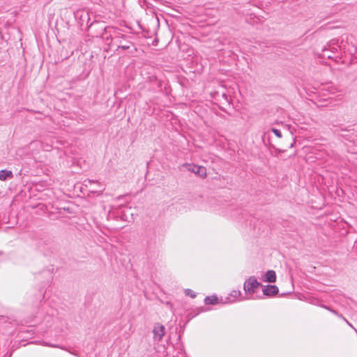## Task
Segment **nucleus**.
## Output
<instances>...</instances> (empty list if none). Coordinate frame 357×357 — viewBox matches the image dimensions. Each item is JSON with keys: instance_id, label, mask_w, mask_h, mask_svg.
<instances>
[{"instance_id": "39448f33", "label": "nucleus", "mask_w": 357, "mask_h": 357, "mask_svg": "<svg viewBox=\"0 0 357 357\" xmlns=\"http://www.w3.org/2000/svg\"><path fill=\"white\" fill-rule=\"evenodd\" d=\"M188 170L198 174L202 178H205L207 175L205 167L197 165H190Z\"/></svg>"}, {"instance_id": "423d86ee", "label": "nucleus", "mask_w": 357, "mask_h": 357, "mask_svg": "<svg viewBox=\"0 0 357 357\" xmlns=\"http://www.w3.org/2000/svg\"><path fill=\"white\" fill-rule=\"evenodd\" d=\"M263 293L266 296H274L278 293V288L275 285H266L263 289Z\"/></svg>"}, {"instance_id": "f8f14e48", "label": "nucleus", "mask_w": 357, "mask_h": 357, "mask_svg": "<svg viewBox=\"0 0 357 357\" xmlns=\"http://www.w3.org/2000/svg\"><path fill=\"white\" fill-rule=\"evenodd\" d=\"M271 131L279 138H281L282 137V132H280V130L278 129H276V128H272L271 129Z\"/></svg>"}, {"instance_id": "2eb2a0df", "label": "nucleus", "mask_w": 357, "mask_h": 357, "mask_svg": "<svg viewBox=\"0 0 357 357\" xmlns=\"http://www.w3.org/2000/svg\"><path fill=\"white\" fill-rule=\"evenodd\" d=\"M90 192H93V193L98 192V195H101L102 192V190H98L93 189V190H90Z\"/></svg>"}, {"instance_id": "dca6fc26", "label": "nucleus", "mask_w": 357, "mask_h": 357, "mask_svg": "<svg viewBox=\"0 0 357 357\" xmlns=\"http://www.w3.org/2000/svg\"><path fill=\"white\" fill-rule=\"evenodd\" d=\"M45 345L49 346V347H52L61 348V347H59L58 345H54V344H46Z\"/></svg>"}, {"instance_id": "4468645a", "label": "nucleus", "mask_w": 357, "mask_h": 357, "mask_svg": "<svg viewBox=\"0 0 357 357\" xmlns=\"http://www.w3.org/2000/svg\"><path fill=\"white\" fill-rule=\"evenodd\" d=\"M185 294L188 296H190L192 298L195 297V294L190 289L185 290Z\"/></svg>"}, {"instance_id": "ddd939ff", "label": "nucleus", "mask_w": 357, "mask_h": 357, "mask_svg": "<svg viewBox=\"0 0 357 357\" xmlns=\"http://www.w3.org/2000/svg\"><path fill=\"white\" fill-rule=\"evenodd\" d=\"M241 294V291L238 290H234L231 292V296L234 298H238Z\"/></svg>"}, {"instance_id": "f257e3e1", "label": "nucleus", "mask_w": 357, "mask_h": 357, "mask_svg": "<svg viewBox=\"0 0 357 357\" xmlns=\"http://www.w3.org/2000/svg\"><path fill=\"white\" fill-rule=\"evenodd\" d=\"M109 31L110 33V36L114 35V42L117 44V48L116 50V52H119L120 50L123 51L129 50L130 47H133V43L128 40V36L124 34H122L118 29L112 26H107L105 28V32Z\"/></svg>"}, {"instance_id": "f03ea898", "label": "nucleus", "mask_w": 357, "mask_h": 357, "mask_svg": "<svg viewBox=\"0 0 357 357\" xmlns=\"http://www.w3.org/2000/svg\"><path fill=\"white\" fill-rule=\"evenodd\" d=\"M338 42L339 40L337 39H333L330 40L322 49L324 56L332 59L333 57V54H335L338 51Z\"/></svg>"}, {"instance_id": "9d476101", "label": "nucleus", "mask_w": 357, "mask_h": 357, "mask_svg": "<svg viewBox=\"0 0 357 357\" xmlns=\"http://www.w3.org/2000/svg\"><path fill=\"white\" fill-rule=\"evenodd\" d=\"M204 302L206 305H214L218 303V298L215 296H206Z\"/></svg>"}, {"instance_id": "20e7f679", "label": "nucleus", "mask_w": 357, "mask_h": 357, "mask_svg": "<svg viewBox=\"0 0 357 357\" xmlns=\"http://www.w3.org/2000/svg\"><path fill=\"white\" fill-rule=\"evenodd\" d=\"M154 340L159 342L165 335V327L163 325L155 324L153 330Z\"/></svg>"}, {"instance_id": "6e6552de", "label": "nucleus", "mask_w": 357, "mask_h": 357, "mask_svg": "<svg viewBox=\"0 0 357 357\" xmlns=\"http://www.w3.org/2000/svg\"><path fill=\"white\" fill-rule=\"evenodd\" d=\"M13 177V173L11 171H8L6 169H3L0 171V180L5 181L8 178Z\"/></svg>"}, {"instance_id": "0eeeda50", "label": "nucleus", "mask_w": 357, "mask_h": 357, "mask_svg": "<svg viewBox=\"0 0 357 357\" xmlns=\"http://www.w3.org/2000/svg\"><path fill=\"white\" fill-rule=\"evenodd\" d=\"M276 280V274L274 271L269 270L266 272L263 278V281L267 282H275Z\"/></svg>"}, {"instance_id": "1a4fd4ad", "label": "nucleus", "mask_w": 357, "mask_h": 357, "mask_svg": "<svg viewBox=\"0 0 357 357\" xmlns=\"http://www.w3.org/2000/svg\"><path fill=\"white\" fill-rule=\"evenodd\" d=\"M105 28H106V27H105V28H104V32L102 33L101 37H102L104 40H105V41H106L107 43H108V45H110V43H111L113 40H114V35H112V36H110V33H109V31H107V33H106V32H105Z\"/></svg>"}, {"instance_id": "9b49d317", "label": "nucleus", "mask_w": 357, "mask_h": 357, "mask_svg": "<svg viewBox=\"0 0 357 357\" xmlns=\"http://www.w3.org/2000/svg\"><path fill=\"white\" fill-rule=\"evenodd\" d=\"M93 183L99 184L98 181H94V180H91V179H86L84 181V185L86 188L89 187Z\"/></svg>"}, {"instance_id": "7ed1b4c3", "label": "nucleus", "mask_w": 357, "mask_h": 357, "mask_svg": "<svg viewBox=\"0 0 357 357\" xmlns=\"http://www.w3.org/2000/svg\"><path fill=\"white\" fill-rule=\"evenodd\" d=\"M261 286V283L254 276H252L244 282L243 289L246 294H253Z\"/></svg>"}]
</instances>
